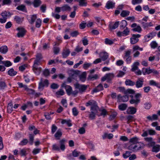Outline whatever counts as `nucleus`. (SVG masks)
<instances>
[{"instance_id":"f257e3e1","label":"nucleus","mask_w":160,"mask_h":160,"mask_svg":"<svg viewBox=\"0 0 160 160\" xmlns=\"http://www.w3.org/2000/svg\"><path fill=\"white\" fill-rule=\"evenodd\" d=\"M66 140L63 138L60 140L59 142L60 147L56 144H54L52 146V149L53 150L60 151V149L64 151L65 149V143Z\"/></svg>"},{"instance_id":"f03ea898","label":"nucleus","mask_w":160,"mask_h":160,"mask_svg":"<svg viewBox=\"0 0 160 160\" xmlns=\"http://www.w3.org/2000/svg\"><path fill=\"white\" fill-rule=\"evenodd\" d=\"M131 50H128L124 52L123 59L125 60L127 64H129L132 62V57L131 56Z\"/></svg>"},{"instance_id":"7ed1b4c3","label":"nucleus","mask_w":160,"mask_h":160,"mask_svg":"<svg viewBox=\"0 0 160 160\" xmlns=\"http://www.w3.org/2000/svg\"><path fill=\"white\" fill-rule=\"evenodd\" d=\"M49 84L48 80L47 79H45L44 81L42 80V78H41L40 82L39 83V86L38 88L39 89L42 90L44 87H47Z\"/></svg>"},{"instance_id":"20e7f679","label":"nucleus","mask_w":160,"mask_h":160,"mask_svg":"<svg viewBox=\"0 0 160 160\" xmlns=\"http://www.w3.org/2000/svg\"><path fill=\"white\" fill-rule=\"evenodd\" d=\"M76 88L79 90L80 92H84L88 87V85L80 84L78 83H76L74 84Z\"/></svg>"},{"instance_id":"39448f33","label":"nucleus","mask_w":160,"mask_h":160,"mask_svg":"<svg viewBox=\"0 0 160 160\" xmlns=\"http://www.w3.org/2000/svg\"><path fill=\"white\" fill-rule=\"evenodd\" d=\"M141 35L139 34H133L130 38V43L132 44H134L137 43L139 41L138 38Z\"/></svg>"},{"instance_id":"423d86ee","label":"nucleus","mask_w":160,"mask_h":160,"mask_svg":"<svg viewBox=\"0 0 160 160\" xmlns=\"http://www.w3.org/2000/svg\"><path fill=\"white\" fill-rule=\"evenodd\" d=\"M130 30L129 29L126 27L125 29L122 32L119 31L117 33V35L119 37L122 36L125 37L129 34Z\"/></svg>"},{"instance_id":"0eeeda50","label":"nucleus","mask_w":160,"mask_h":160,"mask_svg":"<svg viewBox=\"0 0 160 160\" xmlns=\"http://www.w3.org/2000/svg\"><path fill=\"white\" fill-rule=\"evenodd\" d=\"M131 27L133 28L132 31L133 32L140 33L142 31V29L139 25H138L136 23H133L131 25Z\"/></svg>"},{"instance_id":"6e6552de","label":"nucleus","mask_w":160,"mask_h":160,"mask_svg":"<svg viewBox=\"0 0 160 160\" xmlns=\"http://www.w3.org/2000/svg\"><path fill=\"white\" fill-rule=\"evenodd\" d=\"M114 75L113 74L108 73L106 74L104 77L101 78V81L102 82L107 80L108 82L111 81L113 78Z\"/></svg>"},{"instance_id":"1a4fd4ad","label":"nucleus","mask_w":160,"mask_h":160,"mask_svg":"<svg viewBox=\"0 0 160 160\" xmlns=\"http://www.w3.org/2000/svg\"><path fill=\"white\" fill-rule=\"evenodd\" d=\"M62 87L65 88L67 94L68 95H70L71 94L72 89L71 86L69 85H66V82H64L62 84Z\"/></svg>"},{"instance_id":"9d476101","label":"nucleus","mask_w":160,"mask_h":160,"mask_svg":"<svg viewBox=\"0 0 160 160\" xmlns=\"http://www.w3.org/2000/svg\"><path fill=\"white\" fill-rule=\"evenodd\" d=\"M68 73L70 76L74 78L75 77L80 73V71L79 70H71L68 71Z\"/></svg>"},{"instance_id":"9b49d317","label":"nucleus","mask_w":160,"mask_h":160,"mask_svg":"<svg viewBox=\"0 0 160 160\" xmlns=\"http://www.w3.org/2000/svg\"><path fill=\"white\" fill-rule=\"evenodd\" d=\"M142 27L144 30H148L150 27H152L153 26V24L152 22L149 23L142 21L141 22Z\"/></svg>"},{"instance_id":"f8f14e48","label":"nucleus","mask_w":160,"mask_h":160,"mask_svg":"<svg viewBox=\"0 0 160 160\" xmlns=\"http://www.w3.org/2000/svg\"><path fill=\"white\" fill-rule=\"evenodd\" d=\"M144 82L143 78H139L138 79L135 83L136 87L137 88H141L142 87Z\"/></svg>"},{"instance_id":"ddd939ff","label":"nucleus","mask_w":160,"mask_h":160,"mask_svg":"<svg viewBox=\"0 0 160 160\" xmlns=\"http://www.w3.org/2000/svg\"><path fill=\"white\" fill-rule=\"evenodd\" d=\"M17 30L19 31V32L17 34V36L19 37H22L24 36L26 33V30L22 28H18Z\"/></svg>"},{"instance_id":"4468645a","label":"nucleus","mask_w":160,"mask_h":160,"mask_svg":"<svg viewBox=\"0 0 160 160\" xmlns=\"http://www.w3.org/2000/svg\"><path fill=\"white\" fill-rule=\"evenodd\" d=\"M118 99L120 102H126L128 100V96L127 94L123 96H121L120 94H119L118 96Z\"/></svg>"},{"instance_id":"2eb2a0df","label":"nucleus","mask_w":160,"mask_h":160,"mask_svg":"<svg viewBox=\"0 0 160 160\" xmlns=\"http://www.w3.org/2000/svg\"><path fill=\"white\" fill-rule=\"evenodd\" d=\"M99 56L100 57L102 61H105L108 57V53L105 52H101Z\"/></svg>"},{"instance_id":"dca6fc26","label":"nucleus","mask_w":160,"mask_h":160,"mask_svg":"<svg viewBox=\"0 0 160 160\" xmlns=\"http://www.w3.org/2000/svg\"><path fill=\"white\" fill-rule=\"evenodd\" d=\"M42 2L41 0H33L32 5L34 8L39 7L42 4Z\"/></svg>"},{"instance_id":"f3484780","label":"nucleus","mask_w":160,"mask_h":160,"mask_svg":"<svg viewBox=\"0 0 160 160\" xmlns=\"http://www.w3.org/2000/svg\"><path fill=\"white\" fill-rule=\"evenodd\" d=\"M103 87L101 84H99L95 88H94L92 92L93 93H95L103 90Z\"/></svg>"},{"instance_id":"a211bd4d","label":"nucleus","mask_w":160,"mask_h":160,"mask_svg":"<svg viewBox=\"0 0 160 160\" xmlns=\"http://www.w3.org/2000/svg\"><path fill=\"white\" fill-rule=\"evenodd\" d=\"M1 15L2 17L7 20V18L10 17L11 15L9 12L4 11L1 13Z\"/></svg>"},{"instance_id":"6ab92c4d","label":"nucleus","mask_w":160,"mask_h":160,"mask_svg":"<svg viewBox=\"0 0 160 160\" xmlns=\"http://www.w3.org/2000/svg\"><path fill=\"white\" fill-rule=\"evenodd\" d=\"M120 28L121 30H122L126 27L127 25V21L125 20H122L119 24Z\"/></svg>"},{"instance_id":"aec40b11","label":"nucleus","mask_w":160,"mask_h":160,"mask_svg":"<svg viewBox=\"0 0 160 160\" xmlns=\"http://www.w3.org/2000/svg\"><path fill=\"white\" fill-rule=\"evenodd\" d=\"M114 3H113L111 1H109L107 2L105 7L108 9H109L113 8L114 7Z\"/></svg>"},{"instance_id":"412c9836","label":"nucleus","mask_w":160,"mask_h":160,"mask_svg":"<svg viewBox=\"0 0 160 160\" xmlns=\"http://www.w3.org/2000/svg\"><path fill=\"white\" fill-rule=\"evenodd\" d=\"M140 139L137 137H134L131 138L129 141L130 143H132L133 144H135L139 143L138 141Z\"/></svg>"},{"instance_id":"4be33fe9","label":"nucleus","mask_w":160,"mask_h":160,"mask_svg":"<svg viewBox=\"0 0 160 160\" xmlns=\"http://www.w3.org/2000/svg\"><path fill=\"white\" fill-rule=\"evenodd\" d=\"M71 7L67 4H64L61 7V10L62 12L66 11H71Z\"/></svg>"},{"instance_id":"5701e85b","label":"nucleus","mask_w":160,"mask_h":160,"mask_svg":"<svg viewBox=\"0 0 160 160\" xmlns=\"http://www.w3.org/2000/svg\"><path fill=\"white\" fill-rule=\"evenodd\" d=\"M33 70L34 72L37 75L40 74L41 71V68H38V66H33Z\"/></svg>"},{"instance_id":"b1692460","label":"nucleus","mask_w":160,"mask_h":160,"mask_svg":"<svg viewBox=\"0 0 160 160\" xmlns=\"http://www.w3.org/2000/svg\"><path fill=\"white\" fill-rule=\"evenodd\" d=\"M70 52L69 49H68L66 50H64L62 52V56L63 58H66L70 54Z\"/></svg>"},{"instance_id":"393cba45","label":"nucleus","mask_w":160,"mask_h":160,"mask_svg":"<svg viewBox=\"0 0 160 160\" xmlns=\"http://www.w3.org/2000/svg\"><path fill=\"white\" fill-rule=\"evenodd\" d=\"M119 24V22L117 21L113 24L112 25V24H109V27L111 30L117 28Z\"/></svg>"},{"instance_id":"a878e982","label":"nucleus","mask_w":160,"mask_h":160,"mask_svg":"<svg viewBox=\"0 0 160 160\" xmlns=\"http://www.w3.org/2000/svg\"><path fill=\"white\" fill-rule=\"evenodd\" d=\"M127 112L129 114H133L136 112V109L133 107H130L128 109Z\"/></svg>"},{"instance_id":"bb28decb","label":"nucleus","mask_w":160,"mask_h":160,"mask_svg":"<svg viewBox=\"0 0 160 160\" xmlns=\"http://www.w3.org/2000/svg\"><path fill=\"white\" fill-rule=\"evenodd\" d=\"M98 110L99 107L97 102L92 106L91 107L90 110L91 111H93L95 112L98 113Z\"/></svg>"},{"instance_id":"cd10ccee","label":"nucleus","mask_w":160,"mask_h":160,"mask_svg":"<svg viewBox=\"0 0 160 160\" xmlns=\"http://www.w3.org/2000/svg\"><path fill=\"white\" fill-rule=\"evenodd\" d=\"M139 65V63L138 62H134L132 66V68L131 70L132 72H134L136 70L138 69V66Z\"/></svg>"},{"instance_id":"c85d7f7f","label":"nucleus","mask_w":160,"mask_h":160,"mask_svg":"<svg viewBox=\"0 0 160 160\" xmlns=\"http://www.w3.org/2000/svg\"><path fill=\"white\" fill-rule=\"evenodd\" d=\"M8 51V47L6 46H3L0 48V52L2 54H5Z\"/></svg>"},{"instance_id":"c756f323","label":"nucleus","mask_w":160,"mask_h":160,"mask_svg":"<svg viewBox=\"0 0 160 160\" xmlns=\"http://www.w3.org/2000/svg\"><path fill=\"white\" fill-rule=\"evenodd\" d=\"M150 68H143L142 70V73L144 75L149 74H150Z\"/></svg>"},{"instance_id":"7c9ffc66","label":"nucleus","mask_w":160,"mask_h":160,"mask_svg":"<svg viewBox=\"0 0 160 160\" xmlns=\"http://www.w3.org/2000/svg\"><path fill=\"white\" fill-rule=\"evenodd\" d=\"M88 112L90 113L89 115V118L91 120L94 119L95 118L96 115L98 114L97 113L93 111H91V112Z\"/></svg>"},{"instance_id":"2f4dec72","label":"nucleus","mask_w":160,"mask_h":160,"mask_svg":"<svg viewBox=\"0 0 160 160\" xmlns=\"http://www.w3.org/2000/svg\"><path fill=\"white\" fill-rule=\"evenodd\" d=\"M160 150V145H157L153 146L152 147V151L153 152H157Z\"/></svg>"},{"instance_id":"473e14b6","label":"nucleus","mask_w":160,"mask_h":160,"mask_svg":"<svg viewBox=\"0 0 160 160\" xmlns=\"http://www.w3.org/2000/svg\"><path fill=\"white\" fill-rule=\"evenodd\" d=\"M96 102L94 100H90L86 103L85 105L87 107H88L89 106H91V107H92Z\"/></svg>"},{"instance_id":"72a5a7b5","label":"nucleus","mask_w":160,"mask_h":160,"mask_svg":"<svg viewBox=\"0 0 160 160\" xmlns=\"http://www.w3.org/2000/svg\"><path fill=\"white\" fill-rule=\"evenodd\" d=\"M8 73L10 76H13L16 75L17 72L14 71L13 68H12L8 71Z\"/></svg>"},{"instance_id":"f704fd0d","label":"nucleus","mask_w":160,"mask_h":160,"mask_svg":"<svg viewBox=\"0 0 160 160\" xmlns=\"http://www.w3.org/2000/svg\"><path fill=\"white\" fill-rule=\"evenodd\" d=\"M14 20L18 24L21 23L23 20L22 18H21L18 16H15L14 18Z\"/></svg>"},{"instance_id":"c9c22d12","label":"nucleus","mask_w":160,"mask_h":160,"mask_svg":"<svg viewBox=\"0 0 160 160\" xmlns=\"http://www.w3.org/2000/svg\"><path fill=\"white\" fill-rule=\"evenodd\" d=\"M125 84L127 86H133L135 83L130 79H127L125 82Z\"/></svg>"},{"instance_id":"e433bc0d","label":"nucleus","mask_w":160,"mask_h":160,"mask_svg":"<svg viewBox=\"0 0 160 160\" xmlns=\"http://www.w3.org/2000/svg\"><path fill=\"white\" fill-rule=\"evenodd\" d=\"M99 111L101 112L100 114H97V115L99 117L102 116H103V117H104L107 114V112L105 109H100L99 110Z\"/></svg>"},{"instance_id":"4c0bfd02","label":"nucleus","mask_w":160,"mask_h":160,"mask_svg":"<svg viewBox=\"0 0 160 160\" xmlns=\"http://www.w3.org/2000/svg\"><path fill=\"white\" fill-rule=\"evenodd\" d=\"M7 87V85L4 82L0 81V90H3Z\"/></svg>"},{"instance_id":"58836bf2","label":"nucleus","mask_w":160,"mask_h":160,"mask_svg":"<svg viewBox=\"0 0 160 160\" xmlns=\"http://www.w3.org/2000/svg\"><path fill=\"white\" fill-rule=\"evenodd\" d=\"M62 135V132L60 130H58L54 135L55 137L58 140L60 139V138Z\"/></svg>"},{"instance_id":"ea45409f","label":"nucleus","mask_w":160,"mask_h":160,"mask_svg":"<svg viewBox=\"0 0 160 160\" xmlns=\"http://www.w3.org/2000/svg\"><path fill=\"white\" fill-rule=\"evenodd\" d=\"M78 2H79V5L81 7L86 6L87 5L86 0H79Z\"/></svg>"},{"instance_id":"a19ab883","label":"nucleus","mask_w":160,"mask_h":160,"mask_svg":"<svg viewBox=\"0 0 160 160\" xmlns=\"http://www.w3.org/2000/svg\"><path fill=\"white\" fill-rule=\"evenodd\" d=\"M1 0H0V2ZM12 3V1L11 0H3L2 3V5L3 6L5 5H9Z\"/></svg>"},{"instance_id":"79ce46f5","label":"nucleus","mask_w":160,"mask_h":160,"mask_svg":"<svg viewBox=\"0 0 160 160\" xmlns=\"http://www.w3.org/2000/svg\"><path fill=\"white\" fill-rule=\"evenodd\" d=\"M7 110L8 113H11L13 110V107L12 103H10L8 104Z\"/></svg>"},{"instance_id":"37998d69","label":"nucleus","mask_w":160,"mask_h":160,"mask_svg":"<svg viewBox=\"0 0 160 160\" xmlns=\"http://www.w3.org/2000/svg\"><path fill=\"white\" fill-rule=\"evenodd\" d=\"M138 146L137 145H134L133 144L129 146L128 147V149L130 150H132L133 151H137V148Z\"/></svg>"},{"instance_id":"c03bdc74","label":"nucleus","mask_w":160,"mask_h":160,"mask_svg":"<svg viewBox=\"0 0 160 160\" xmlns=\"http://www.w3.org/2000/svg\"><path fill=\"white\" fill-rule=\"evenodd\" d=\"M79 78L80 80L82 82H84L85 81L86 78V73L85 72H83L79 76Z\"/></svg>"},{"instance_id":"a18cd8bd","label":"nucleus","mask_w":160,"mask_h":160,"mask_svg":"<svg viewBox=\"0 0 160 160\" xmlns=\"http://www.w3.org/2000/svg\"><path fill=\"white\" fill-rule=\"evenodd\" d=\"M130 102L131 104H135V105H137L140 102V99H131L130 101Z\"/></svg>"},{"instance_id":"49530a36","label":"nucleus","mask_w":160,"mask_h":160,"mask_svg":"<svg viewBox=\"0 0 160 160\" xmlns=\"http://www.w3.org/2000/svg\"><path fill=\"white\" fill-rule=\"evenodd\" d=\"M130 12L127 10H123L121 13V16L123 17H125L129 15Z\"/></svg>"},{"instance_id":"de8ad7c7","label":"nucleus","mask_w":160,"mask_h":160,"mask_svg":"<svg viewBox=\"0 0 160 160\" xmlns=\"http://www.w3.org/2000/svg\"><path fill=\"white\" fill-rule=\"evenodd\" d=\"M62 124L66 123L67 125L69 127L72 126V124L71 123V121L70 120H63L61 122Z\"/></svg>"},{"instance_id":"09e8293b","label":"nucleus","mask_w":160,"mask_h":160,"mask_svg":"<svg viewBox=\"0 0 160 160\" xmlns=\"http://www.w3.org/2000/svg\"><path fill=\"white\" fill-rule=\"evenodd\" d=\"M127 108V105L125 103L122 104L118 106L119 109L122 111L125 110Z\"/></svg>"},{"instance_id":"8fccbe9b","label":"nucleus","mask_w":160,"mask_h":160,"mask_svg":"<svg viewBox=\"0 0 160 160\" xmlns=\"http://www.w3.org/2000/svg\"><path fill=\"white\" fill-rule=\"evenodd\" d=\"M16 9L22 11H24L26 10L25 6L23 4L18 6L17 7Z\"/></svg>"},{"instance_id":"3c124183","label":"nucleus","mask_w":160,"mask_h":160,"mask_svg":"<svg viewBox=\"0 0 160 160\" xmlns=\"http://www.w3.org/2000/svg\"><path fill=\"white\" fill-rule=\"evenodd\" d=\"M2 62V64H4L6 67H9L12 65V63L9 61H3Z\"/></svg>"},{"instance_id":"603ef678","label":"nucleus","mask_w":160,"mask_h":160,"mask_svg":"<svg viewBox=\"0 0 160 160\" xmlns=\"http://www.w3.org/2000/svg\"><path fill=\"white\" fill-rule=\"evenodd\" d=\"M34 136L33 134H29V144L31 145L33 144L34 141Z\"/></svg>"},{"instance_id":"864d4df0","label":"nucleus","mask_w":160,"mask_h":160,"mask_svg":"<svg viewBox=\"0 0 160 160\" xmlns=\"http://www.w3.org/2000/svg\"><path fill=\"white\" fill-rule=\"evenodd\" d=\"M98 78V76L97 74L94 75H89L88 76V79L89 80H93L96 79Z\"/></svg>"},{"instance_id":"5fc2aeb1","label":"nucleus","mask_w":160,"mask_h":160,"mask_svg":"<svg viewBox=\"0 0 160 160\" xmlns=\"http://www.w3.org/2000/svg\"><path fill=\"white\" fill-rule=\"evenodd\" d=\"M50 73L49 70L48 69H45L43 71V74L45 77L49 76Z\"/></svg>"},{"instance_id":"6e6d98bb","label":"nucleus","mask_w":160,"mask_h":160,"mask_svg":"<svg viewBox=\"0 0 160 160\" xmlns=\"http://www.w3.org/2000/svg\"><path fill=\"white\" fill-rule=\"evenodd\" d=\"M28 142V140L27 139H24L19 143V144L21 146L26 145Z\"/></svg>"},{"instance_id":"4d7b16f0","label":"nucleus","mask_w":160,"mask_h":160,"mask_svg":"<svg viewBox=\"0 0 160 160\" xmlns=\"http://www.w3.org/2000/svg\"><path fill=\"white\" fill-rule=\"evenodd\" d=\"M81 153L80 152H78L76 150H74L72 152V155L75 157H78Z\"/></svg>"},{"instance_id":"13d9d810","label":"nucleus","mask_w":160,"mask_h":160,"mask_svg":"<svg viewBox=\"0 0 160 160\" xmlns=\"http://www.w3.org/2000/svg\"><path fill=\"white\" fill-rule=\"evenodd\" d=\"M41 22L42 20L40 18L37 19L36 22V27L38 28H39L41 26Z\"/></svg>"},{"instance_id":"bf43d9fd","label":"nucleus","mask_w":160,"mask_h":160,"mask_svg":"<svg viewBox=\"0 0 160 160\" xmlns=\"http://www.w3.org/2000/svg\"><path fill=\"white\" fill-rule=\"evenodd\" d=\"M105 42L106 44L111 45L112 44L113 42L112 40L109 39L108 38H106L105 39Z\"/></svg>"},{"instance_id":"052dcab7","label":"nucleus","mask_w":160,"mask_h":160,"mask_svg":"<svg viewBox=\"0 0 160 160\" xmlns=\"http://www.w3.org/2000/svg\"><path fill=\"white\" fill-rule=\"evenodd\" d=\"M153 33H154L153 32L150 33L144 37L145 40L146 42L148 41L149 40V39H147V38H152L153 36L152 35Z\"/></svg>"},{"instance_id":"680f3d73","label":"nucleus","mask_w":160,"mask_h":160,"mask_svg":"<svg viewBox=\"0 0 160 160\" xmlns=\"http://www.w3.org/2000/svg\"><path fill=\"white\" fill-rule=\"evenodd\" d=\"M37 18V15L36 14H34L32 15L31 18V21L30 22V23L31 24H33L35 20Z\"/></svg>"},{"instance_id":"e2e57ef3","label":"nucleus","mask_w":160,"mask_h":160,"mask_svg":"<svg viewBox=\"0 0 160 160\" xmlns=\"http://www.w3.org/2000/svg\"><path fill=\"white\" fill-rule=\"evenodd\" d=\"M150 46L152 48H155L158 46V44L155 41L152 42L150 43Z\"/></svg>"},{"instance_id":"0e129e2a","label":"nucleus","mask_w":160,"mask_h":160,"mask_svg":"<svg viewBox=\"0 0 160 160\" xmlns=\"http://www.w3.org/2000/svg\"><path fill=\"white\" fill-rule=\"evenodd\" d=\"M72 112L73 113V115L75 116H77L78 115V112L76 107H74L72 108Z\"/></svg>"},{"instance_id":"69168bd1","label":"nucleus","mask_w":160,"mask_h":160,"mask_svg":"<svg viewBox=\"0 0 160 160\" xmlns=\"http://www.w3.org/2000/svg\"><path fill=\"white\" fill-rule=\"evenodd\" d=\"M53 49V52L55 54H57L60 51V48L59 47H54Z\"/></svg>"},{"instance_id":"338daca9","label":"nucleus","mask_w":160,"mask_h":160,"mask_svg":"<svg viewBox=\"0 0 160 160\" xmlns=\"http://www.w3.org/2000/svg\"><path fill=\"white\" fill-rule=\"evenodd\" d=\"M41 150L40 148H34L32 151V153L33 155H35L39 153Z\"/></svg>"},{"instance_id":"774afa93","label":"nucleus","mask_w":160,"mask_h":160,"mask_svg":"<svg viewBox=\"0 0 160 160\" xmlns=\"http://www.w3.org/2000/svg\"><path fill=\"white\" fill-rule=\"evenodd\" d=\"M142 1V0H132V2L133 5H135L141 3Z\"/></svg>"}]
</instances>
